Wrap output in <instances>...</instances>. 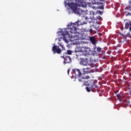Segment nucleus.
Segmentation results:
<instances>
[{"label":"nucleus","instance_id":"f257e3e1","mask_svg":"<svg viewBox=\"0 0 131 131\" xmlns=\"http://www.w3.org/2000/svg\"><path fill=\"white\" fill-rule=\"evenodd\" d=\"M75 26H78V23L76 22L75 23L72 24L69 28V30H70V32L71 34H69V32L67 31V29H64L62 30L60 32L62 36H66V35H68L69 37L71 38V41L79 40L80 38H79V33L77 31L78 29H77Z\"/></svg>","mask_w":131,"mask_h":131},{"label":"nucleus","instance_id":"f03ea898","mask_svg":"<svg viewBox=\"0 0 131 131\" xmlns=\"http://www.w3.org/2000/svg\"><path fill=\"white\" fill-rule=\"evenodd\" d=\"M72 71L75 73L76 74L75 76L74 81H76V80H78L79 82H82V83H85V79H89L90 76H86L85 78L81 77V72L79 70V69H74L72 70Z\"/></svg>","mask_w":131,"mask_h":131},{"label":"nucleus","instance_id":"7ed1b4c3","mask_svg":"<svg viewBox=\"0 0 131 131\" xmlns=\"http://www.w3.org/2000/svg\"><path fill=\"white\" fill-rule=\"evenodd\" d=\"M65 5L70 8L71 10H72L75 13V14H77V15H81V13L83 12V11L81 10L80 9H78L75 6V4L74 2H70L69 0H66L64 2Z\"/></svg>","mask_w":131,"mask_h":131},{"label":"nucleus","instance_id":"20e7f679","mask_svg":"<svg viewBox=\"0 0 131 131\" xmlns=\"http://www.w3.org/2000/svg\"><path fill=\"white\" fill-rule=\"evenodd\" d=\"M91 52V49L88 47H83V56H89L90 52Z\"/></svg>","mask_w":131,"mask_h":131},{"label":"nucleus","instance_id":"39448f33","mask_svg":"<svg viewBox=\"0 0 131 131\" xmlns=\"http://www.w3.org/2000/svg\"><path fill=\"white\" fill-rule=\"evenodd\" d=\"M52 51L54 54H56V53H57V54H61L62 50L59 48V46L54 45L52 47Z\"/></svg>","mask_w":131,"mask_h":131},{"label":"nucleus","instance_id":"423d86ee","mask_svg":"<svg viewBox=\"0 0 131 131\" xmlns=\"http://www.w3.org/2000/svg\"><path fill=\"white\" fill-rule=\"evenodd\" d=\"M83 71L84 74H89V73H91V72H92V70L91 69V68L87 67L86 68H83Z\"/></svg>","mask_w":131,"mask_h":131},{"label":"nucleus","instance_id":"0eeeda50","mask_svg":"<svg viewBox=\"0 0 131 131\" xmlns=\"http://www.w3.org/2000/svg\"><path fill=\"white\" fill-rule=\"evenodd\" d=\"M63 58H64V62L65 63H70V62H71V58H70V56H66L65 57V56H63Z\"/></svg>","mask_w":131,"mask_h":131},{"label":"nucleus","instance_id":"6e6552de","mask_svg":"<svg viewBox=\"0 0 131 131\" xmlns=\"http://www.w3.org/2000/svg\"><path fill=\"white\" fill-rule=\"evenodd\" d=\"M83 47H76V52L77 53H82V51L83 50Z\"/></svg>","mask_w":131,"mask_h":131},{"label":"nucleus","instance_id":"1a4fd4ad","mask_svg":"<svg viewBox=\"0 0 131 131\" xmlns=\"http://www.w3.org/2000/svg\"><path fill=\"white\" fill-rule=\"evenodd\" d=\"M90 41H91L92 45H96L97 43V41H96V38L94 36L90 37Z\"/></svg>","mask_w":131,"mask_h":131},{"label":"nucleus","instance_id":"9d476101","mask_svg":"<svg viewBox=\"0 0 131 131\" xmlns=\"http://www.w3.org/2000/svg\"><path fill=\"white\" fill-rule=\"evenodd\" d=\"M118 91H117L116 92H115V95H116L117 96V98H118V99H122L123 98V97H122V94H117L118 93Z\"/></svg>","mask_w":131,"mask_h":131},{"label":"nucleus","instance_id":"9b49d317","mask_svg":"<svg viewBox=\"0 0 131 131\" xmlns=\"http://www.w3.org/2000/svg\"><path fill=\"white\" fill-rule=\"evenodd\" d=\"M85 90L88 93H90V92H93V90H94V86L86 87Z\"/></svg>","mask_w":131,"mask_h":131},{"label":"nucleus","instance_id":"f8f14e48","mask_svg":"<svg viewBox=\"0 0 131 131\" xmlns=\"http://www.w3.org/2000/svg\"><path fill=\"white\" fill-rule=\"evenodd\" d=\"M121 35L122 36H124L125 37V38H127V37H129L130 38L131 37V33H127L126 35H123L122 34H121Z\"/></svg>","mask_w":131,"mask_h":131},{"label":"nucleus","instance_id":"ddd939ff","mask_svg":"<svg viewBox=\"0 0 131 131\" xmlns=\"http://www.w3.org/2000/svg\"><path fill=\"white\" fill-rule=\"evenodd\" d=\"M129 26H131V23H125V29H128Z\"/></svg>","mask_w":131,"mask_h":131},{"label":"nucleus","instance_id":"4468645a","mask_svg":"<svg viewBox=\"0 0 131 131\" xmlns=\"http://www.w3.org/2000/svg\"><path fill=\"white\" fill-rule=\"evenodd\" d=\"M89 61V59L88 58H85V59H82L81 60V64L84 65V62L86 63V62H88Z\"/></svg>","mask_w":131,"mask_h":131},{"label":"nucleus","instance_id":"2eb2a0df","mask_svg":"<svg viewBox=\"0 0 131 131\" xmlns=\"http://www.w3.org/2000/svg\"><path fill=\"white\" fill-rule=\"evenodd\" d=\"M77 6H78L79 7H80V6H81L82 7H83V8H86V7H88V5L84 2L80 3V5L79 4H78L77 5Z\"/></svg>","mask_w":131,"mask_h":131},{"label":"nucleus","instance_id":"dca6fc26","mask_svg":"<svg viewBox=\"0 0 131 131\" xmlns=\"http://www.w3.org/2000/svg\"><path fill=\"white\" fill-rule=\"evenodd\" d=\"M92 86H93V89H99V86L96 85L94 81H93V84L92 85Z\"/></svg>","mask_w":131,"mask_h":131},{"label":"nucleus","instance_id":"f3484780","mask_svg":"<svg viewBox=\"0 0 131 131\" xmlns=\"http://www.w3.org/2000/svg\"><path fill=\"white\" fill-rule=\"evenodd\" d=\"M97 51L98 53H101L102 52V48H100V47H97Z\"/></svg>","mask_w":131,"mask_h":131},{"label":"nucleus","instance_id":"a211bd4d","mask_svg":"<svg viewBox=\"0 0 131 131\" xmlns=\"http://www.w3.org/2000/svg\"><path fill=\"white\" fill-rule=\"evenodd\" d=\"M67 53L68 55H71V54H72V51L68 50Z\"/></svg>","mask_w":131,"mask_h":131},{"label":"nucleus","instance_id":"6ab92c4d","mask_svg":"<svg viewBox=\"0 0 131 131\" xmlns=\"http://www.w3.org/2000/svg\"><path fill=\"white\" fill-rule=\"evenodd\" d=\"M99 9H100V10H103V9H104V6H100L99 7Z\"/></svg>","mask_w":131,"mask_h":131},{"label":"nucleus","instance_id":"aec40b11","mask_svg":"<svg viewBox=\"0 0 131 131\" xmlns=\"http://www.w3.org/2000/svg\"><path fill=\"white\" fill-rule=\"evenodd\" d=\"M61 47L62 50H65V48L64 47V46L63 45H61Z\"/></svg>","mask_w":131,"mask_h":131},{"label":"nucleus","instance_id":"412c9836","mask_svg":"<svg viewBox=\"0 0 131 131\" xmlns=\"http://www.w3.org/2000/svg\"><path fill=\"white\" fill-rule=\"evenodd\" d=\"M90 33H93V29H91L90 30Z\"/></svg>","mask_w":131,"mask_h":131},{"label":"nucleus","instance_id":"4be33fe9","mask_svg":"<svg viewBox=\"0 0 131 131\" xmlns=\"http://www.w3.org/2000/svg\"><path fill=\"white\" fill-rule=\"evenodd\" d=\"M118 100L119 101V102H121L122 101V99H118Z\"/></svg>","mask_w":131,"mask_h":131},{"label":"nucleus","instance_id":"5701e85b","mask_svg":"<svg viewBox=\"0 0 131 131\" xmlns=\"http://www.w3.org/2000/svg\"><path fill=\"white\" fill-rule=\"evenodd\" d=\"M69 72H70V69L68 70V74L69 75Z\"/></svg>","mask_w":131,"mask_h":131},{"label":"nucleus","instance_id":"b1692460","mask_svg":"<svg viewBox=\"0 0 131 131\" xmlns=\"http://www.w3.org/2000/svg\"><path fill=\"white\" fill-rule=\"evenodd\" d=\"M129 8H130L129 10H131V6L129 5Z\"/></svg>","mask_w":131,"mask_h":131},{"label":"nucleus","instance_id":"393cba45","mask_svg":"<svg viewBox=\"0 0 131 131\" xmlns=\"http://www.w3.org/2000/svg\"><path fill=\"white\" fill-rule=\"evenodd\" d=\"M92 8H93V9H96V7H95V6H93Z\"/></svg>","mask_w":131,"mask_h":131},{"label":"nucleus","instance_id":"a878e982","mask_svg":"<svg viewBox=\"0 0 131 131\" xmlns=\"http://www.w3.org/2000/svg\"><path fill=\"white\" fill-rule=\"evenodd\" d=\"M99 18H101V16H98Z\"/></svg>","mask_w":131,"mask_h":131}]
</instances>
